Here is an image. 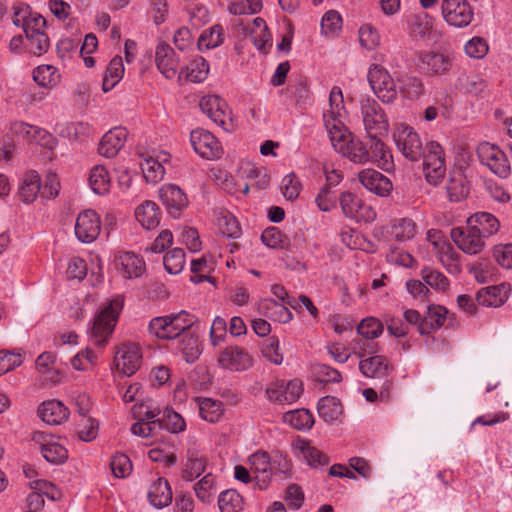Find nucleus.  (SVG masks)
I'll return each mask as SVG.
<instances>
[{
    "instance_id": "f704fd0d",
    "label": "nucleus",
    "mask_w": 512,
    "mask_h": 512,
    "mask_svg": "<svg viewBox=\"0 0 512 512\" xmlns=\"http://www.w3.org/2000/svg\"><path fill=\"white\" fill-rule=\"evenodd\" d=\"M207 460L204 455L195 449H188L187 460L183 465L181 476L186 481L198 478L206 469Z\"/></svg>"
},
{
    "instance_id": "338daca9",
    "label": "nucleus",
    "mask_w": 512,
    "mask_h": 512,
    "mask_svg": "<svg viewBox=\"0 0 512 512\" xmlns=\"http://www.w3.org/2000/svg\"><path fill=\"white\" fill-rule=\"evenodd\" d=\"M221 233L228 238H238L241 235V227L232 214L226 213L218 219Z\"/></svg>"
},
{
    "instance_id": "6e6d98bb",
    "label": "nucleus",
    "mask_w": 512,
    "mask_h": 512,
    "mask_svg": "<svg viewBox=\"0 0 512 512\" xmlns=\"http://www.w3.org/2000/svg\"><path fill=\"white\" fill-rule=\"evenodd\" d=\"M224 40V29L221 25H214L204 31L198 38L199 49H212L219 46Z\"/></svg>"
},
{
    "instance_id": "37998d69",
    "label": "nucleus",
    "mask_w": 512,
    "mask_h": 512,
    "mask_svg": "<svg viewBox=\"0 0 512 512\" xmlns=\"http://www.w3.org/2000/svg\"><path fill=\"white\" fill-rule=\"evenodd\" d=\"M340 205L343 213L353 219H362L365 216L364 210L366 209L362 200L351 192H344L340 196Z\"/></svg>"
},
{
    "instance_id": "c03bdc74",
    "label": "nucleus",
    "mask_w": 512,
    "mask_h": 512,
    "mask_svg": "<svg viewBox=\"0 0 512 512\" xmlns=\"http://www.w3.org/2000/svg\"><path fill=\"white\" fill-rule=\"evenodd\" d=\"M199 413L205 421L215 423L223 416V404L212 398H197Z\"/></svg>"
},
{
    "instance_id": "473e14b6",
    "label": "nucleus",
    "mask_w": 512,
    "mask_h": 512,
    "mask_svg": "<svg viewBox=\"0 0 512 512\" xmlns=\"http://www.w3.org/2000/svg\"><path fill=\"white\" fill-rule=\"evenodd\" d=\"M12 135L23 141L41 143L49 136L48 132L38 126L30 125L23 121H14L10 124Z\"/></svg>"
},
{
    "instance_id": "c85d7f7f",
    "label": "nucleus",
    "mask_w": 512,
    "mask_h": 512,
    "mask_svg": "<svg viewBox=\"0 0 512 512\" xmlns=\"http://www.w3.org/2000/svg\"><path fill=\"white\" fill-rule=\"evenodd\" d=\"M467 224L487 239L496 234L500 228L499 220L491 213L476 212L467 219Z\"/></svg>"
},
{
    "instance_id": "39448f33",
    "label": "nucleus",
    "mask_w": 512,
    "mask_h": 512,
    "mask_svg": "<svg viewBox=\"0 0 512 512\" xmlns=\"http://www.w3.org/2000/svg\"><path fill=\"white\" fill-rule=\"evenodd\" d=\"M423 171L426 180L432 185H438L446 174L445 153L436 141H430L424 147Z\"/></svg>"
},
{
    "instance_id": "5701e85b",
    "label": "nucleus",
    "mask_w": 512,
    "mask_h": 512,
    "mask_svg": "<svg viewBox=\"0 0 512 512\" xmlns=\"http://www.w3.org/2000/svg\"><path fill=\"white\" fill-rule=\"evenodd\" d=\"M114 261L117 270L126 279L138 278L145 271L144 260L133 252H119Z\"/></svg>"
},
{
    "instance_id": "bf43d9fd",
    "label": "nucleus",
    "mask_w": 512,
    "mask_h": 512,
    "mask_svg": "<svg viewBox=\"0 0 512 512\" xmlns=\"http://www.w3.org/2000/svg\"><path fill=\"white\" fill-rule=\"evenodd\" d=\"M162 430L160 420L157 421H137L132 425L131 431L133 434L143 438L158 439L159 432Z\"/></svg>"
},
{
    "instance_id": "aec40b11",
    "label": "nucleus",
    "mask_w": 512,
    "mask_h": 512,
    "mask_svg": "<svg viewBox=\"0 0 512 512\" xmlns=\"http://www.w3.org/2000/svg\"><path fill=\"white\" fill-rule=\"evenodd\" d=\"M358 179L367 190L381 197L388 196L393 188L390 179L374 169L362 170Z\"/></svg>"
},
{
    "instance_id": "f03ea898",
    "label": "nucleus",
    "mask_w": 512,
    "mask_h": 512,
    "mask_svg": "<svg viewBox=\"0 0 512 512\" xmlns=\"http://www.w3.org/2000/svg\"><path fill=\"white\" fill-rule=\"evenodd\" d=\"M123 305V298L116 296L105 302L99 309L91 328V337L95 345L104 346L108 342L115 329Z\"/></svg>"
},
{
    "instance_id": "f8f14e48",
    "label": "nucleus",
    "mask_w": 512,
    "mask_h": 512,
    "mask_svg": "<svg viewBox=\"0 0 512 512\" xmlns=\"http://www.w3.org/2000/svg\"><path fill=\"white\" fill-rule=\"evenodd\" d=\"M441 12L445 21L454 27L468 26L473 19V10L466 0H443Z\"/></svg>"
},
{
    "instance_id": "0e129e2a",
    "label": "nucleus",
    "mask_w": 512,
    "mask_h": 512,
    "mask_svg": "<svg viewBox=\"0 0 512 512\" xmlns=\"http://www.w3.org/2000/svg\"><path fill=\"white\" fill-rule=\"evenodd\" d=\"M357 331L364 338L374 339L382 334L383 324L377 318L368 317L360 322Z\"/></svg>"
},
{
    "instance_id": "a19ab883",
    "label": "nucleus",
    "mask_w": 512,
    "mask_h": 512,
    "mask_svg": "<svg viewBox=\"0 0 512 512\" xmlns=\"http://www.w3.org/2000/svg\"><path fill=\"white\" fill-rule=\"evenodd\" d=\"M317 409L319 416L329 423L338 420L343 412L341 402L332 396L321 398L318 402Z\"/></svg>"
},
{
    "instance_id": "c756f323",
    "label": "nucleus",
    "mask_w": 512,
    "mask_h": 512,
    "mask_svg": "<svg viewBox=\"0 0 512 512\" xmlns=\"http://www.w3.org/2000/svg\"><path fill=\"white\" fill-rule=\"evenodd\" d=\"M258 312L273 320L280 323H288L292 320V313L283 303H279L271 298H264L258 302Z\"/></svg>"
},
{
    "instance_id": "8fccbe9b",
    "label": "nucleus",
    "mask_w": 512,
    "mask_h": 512,
    "mask_svg": "<svg viewBox=\"0 0 512 512\" xmlns=\"http://www.w3.org/2000/svg\"><path fill=\"white\" fill-rule=\"evenodd\" d=\"M218 506L221 512H241L244 500L236 490L229 489L219 495Z\"/></svg>"
},
{
    "instance_id": "3c124183",
    "label": "nucleus",
    "mask_w": 512,
    "mask_h": 512,
    "mask_svg": "<svg viewBox=\"0 0 512 512\" xmlns=\"http://www.w3.org/2000/svg\"><path fill=\"white\" fill-rule=\"evenodd\" d=\"M36 17H42L38 13L31 11L27 4L19 3L12 7L11 19L15 26L22 27L24 33L28 30V25L32 26V20Z\"/></svg>"
},
{
    "instance_id": "4c0bfd02",
    "label": "nucleus",
    "mask_w": 512,
    "mask_h": 512,
    "mask_svg": "<svg viewBox=\"0 0 512 512\" xmlns=\"http://www.w3.org/2000/svg\"><path fill=\"white\" fill-rule=\"evenodd\" d=\"M136 220L147 230L157 227L160 223V213L157 204L145 201L135 210Z\"/></svg>"
},
{
    "instance_id": "412c9836",
    "label": "nucleus",
    "mask_w": 512,
    "mask_h": 512,
    "mask_svg": "<svg viewBox=\"0 0 512 512\" xmlns=\"http://www.w3.org/2000/svg\"><path fill=\"white\" fill-rule=\"evenodd\" d=\"M420 68L430 76L446 74L452 67L449 55L437 52H424L419 55Z\"/></svg>"
},
{
    "instance_id": "864d4df0",
    "label": "nucleus",
    "mask_w": 512,
    "mask_h": 512,
    "mask_svg": "<svg viewBox=\"0 0 512 512\" xmlns=\"http://www.w3.org/2000/svg\"><path fill=\"white\" fill-rule=\"evenodd\" d=\"M440 262L449 272L456 273L460 271V254L449 243H441V248L436 251Z\"/></svg>"
},
{
    "instance_id": "4468645a",
    "label": "nucleus",
    "mask_w": 512,
    "mask_h": 512,
    "mask_svg": "<svg viewBox=\"0 0 512 512\" xmlns=\"http://www.w3.org/2000/svg\"><path fill=\"white\" fill-rule=\"evenodd\" d=\"M141 350L138 344L133 342L122 343L114 358V363L119 372L130 376L134 374L141 365Z\"/></svg>"
},
{
    "instance_id": "6ab92c4d",
    "label": "nucleus",
    "mask_w": 512,
    "mask_h": 512,
    "mask_svg": "<svg viewBox=\"0 0 512 512\" xmlns=\"http://www.w3.org/2000/svg\"><path fill=\"white\" fill-rule=\"evenodd\" d=\"M291 447L293 454L311 467L329 464V457L318 448L312 446L310 441L306 439L300 437L294 439L291 443Z\"/></svg>"
},
{
    "instance_id": "e2e57ef3",
    "label": "nucleus",
    "mask_w": 512,
    "mask_h": 512,
    "mask_svg": "<svg viewBox=\"0 0 512 512\" xmlns=\"http://www.w3.org/2000/svg\"><path fill=\"white\" fill-rule=\"evenodd\" d=\"M241 173L248 179H254L255 186L258 189H265L269 185L270 178L264 168H259L253 164L247 163L242 167Z\"/></svg>"
},
{
    "instance_id": "58836bf2",
    "label": "nucleus",
    "mask_w": 512,
    "mask_h": 512,
    "mask_svg": "<svg viewBox=\"0 0 512 512\" xmlns=\"http://www.w3.org/2000/svg\"><path fill=\"white\" fill-rule=\"evenodd\" d=\"M209 65L203 57L193 59L179 71V80L185 78L191 82H202L207 78Z\"/></svg>"
},
{
    "instance_id": "423d86ee",
    "label": "nucleus",
    "mask_w": 512,
    "mask_h": 512,
    "mask_svg": "<svg viewBox=\"0 0 512 512\" xmlns=\"http://www.w3.org/2000/svg\"><path fill=\"white\" fill-rule=\"evenodd\" d=\"M365 130L369 137H379L388 131V120L380 105L369 97L360 101Z\"/></svg>"
},
{
    "instance_id": "a211bd4d",
    "label": "nucleus",
    "mask_w": 512,
    "mask_h": 512,
    "mask_svg": "<svg viewBox=\"0 0 512 512\" xmlns=\"http://www.w3.org/2000/svg\"><path fill=\"white\" fill-rule=\"evenodd\" d=\"M190 142L194 151L205 159H215L222 155V147L216 137L203 129L193 130Z\"/></svg>"
},
{
    "instance_id": "680f3d73",
    "label": "nucleus",
    "mask_w": 512,
    "mask_h": 512,
    "mask_svg": "<svg viewBox=\"0 0 512 512\" xmlns=\"http://www.w3.org/2000/svg\"><path fill=\"white\" fill-rule=\"evenodd\" d=\"M421 277L427 285L441 291H445L449 286V281L444 274L429 267L421 270Z\"/></svg>"
},
{
    "instance_id": "72a5a7b5",
    "label": "nucleus",
    "mask_w": 512,
    "mask_h": 512,
    "mask_svg": "<svg viewBox=\"0 0 512 512\" xmlns=\"http://www.w3.org/2000/svg\"><path fill=\"white\" fill-rule=\"evenodd\" d=\"M40 418L51 425H57L68 417V409L58 400L43 402L38 408Z\"/></svg>"
},
{
    "instance_id": "393cba45",
    "label": "nucleus",
    "mask_w": 512,
    "mask_h": 512,
    "mask_svg": "<svg viewBox=\"0 0 512 512\" xmlns=\"http://www.w3.org/2000/svg\"><path fill=\"white\" fill-rule=\"evenodd\" d=\"M155 62L158 70L165 78L172 79L177 74L179 75V60L175 57L174 50L168 44H158L156 48Z\"/></svg>"
},
{
    "instance_id": "f3484780",
    "label": "nucleus",
    "mask_w": 512,
    "mask_h": 512,
    "mask_svg": "<svg viewBox=\"0 0 512 512\" xmlns=\"http://www.w3.org/2000/svg\"><path fill=\"white\" fill-rule=\"evenodd\" d=\"M451 238L457 247L464 253L476 255L481 253L486 246V239L467 224L466 229L456 227L451 230Z\"/></svg>"
},
{
    "instance_id": "de8ad7c7",
    "label": "nucleus",
    "mask_w": 512,
    "mask_h": 512,
    "mask_svg": "<svg viewBox=\"0 0 512 512\" xmlns=\"http://www.w3.org/2000/svg\"><path fill=\"white\" fill-rule=\"evenodd\" d=\"M390 233L397 241H407L415 237L417 226L410 218L396 219L391 224Z\"/></svg>"
},
{
    "instance_id": "ea45409f",
    "label": "nucleus",
    "mask_w": 512,
    "mask_h": 512,
    "mask_svg": "<svg viewBox=\"0 0 512 512\" xmlns=\"http://www.w3.org/2000/svg\"><path fill=\"white\" fill-rule=\"evenodd\" d=\"M89 185L95 194L104 195L109 192L111 179L107 169L103 165H96L91 169Z\"/></svg>"
},
{
    "instance_id": "b1692460",
    "label": "nucleus",
    "mask_w": 512,
    "mask_h": 512,
    "mask_svg": "<svg viewBox=\"0 0 512 512\" xmlns=\"http://www.w3.org/2000/svg\"><path fill=\"white\" fill-rule=\"evenodd\" d=\"M359 370L367 378H385L389 377L393 367L389 360L382 355L369 356L360 360Z\"/></svg>"
},
{
    "instance_id": "79ce46f5",
    "label": "nucleus",
    "mask_w": 512,
    "mask_h": 512,
    "mask_svg": "<svg viewBox=\"0 0 512 512\" xmlns=\"http://www.w3.org/2000/svg\"><path fill=\"white\" fill-rule=\"evenodd\" d=\"M124 74V65L120 56H115L109 62L105 71L102 90L108 92L112 90L115 85L122 79Z\"/></svg>"
},
{
    "instance_id": "4be33fe9",
    "label": "nucleus",
    "mask_w": 512,
    "mask_h": 512,
    "mask_svg": "<svg viewBox=\"0 0 512 512\" xmlns=\"http://www.w3.org/2000/svg\"><path fill=\"white\" fill-rule=\"evenodd\" d=\"M160 199L165 205L168 213L174 217L188 205L186 194L181 188L174 184H166L159 191Z\"/></svg>"
},
{
    "instance_id": "ddd939ff",
    "label": "nucleus",
    "mask_w": 512,
    "mask_h": 512,
    "mask_svg": "<svg viewBox=\"0 0 512 512\" xmlns=\"http://www.w3.org/2000/svg\"><path fill=\"white\" fill-rule=\"evenodd\" d=\"M31 23L32 26L28 25V30L25 32V46L33 55L41 56L50 48V38L46 32V20L44 17H36Z\"/></svg>"
},
{
    "instance_id": "7c9ffc66",
    "label": "nucleus",
    "mask_w": 512,
    "mask_h": 512,
    "mask_svg": "<svg viewBox=\"0 0 512 512\" xmlns=\"http://www.w3.org/2000/svg\"><path fill=\"white\" fill-rule=\"evenodd\" d=\"M177 339V350L182 354L186 362H195L202 352L198 336L188 329L184 330Z\"/></svg>"
},
{
    "instance_id": "f257e3e1",
    "label": "nucleus",
    "mask_w": 512,
    "mask_h": 512,
    "mask_svg": "<svg viewBox=\"0 0 512 512\" xmlns=\"http://www.w3.org/2000/svg\"><path fill=\"white\" fill-rule=\"evenodd\" d=\"M346 110L343 94L339 87H333L329 95V109L323 114L324 125L336 151L357 164L370 161V152L360 140L353 138L345 126Z\"/></svg>"
},
{
    "instance_id": "a18cd8bd",
    "label": "nucleus",
    "mask_w": 512,
    "mask_h": 512,
    "mask_svg": "<svg viewBox=\"0 0 512 512\" xmlns=\"http://www.w3.org/2000/svg\"><path fill=\"white\" fill-rule=\"evenodd\" d=\"M283 421L297 430H309L314 424L312 413L304 408L284 413Z\"/></svg>"
},
{
    "instance_id": "7ed1b4c3",
    "label": "nucleus",
    "mask_w": 512,
    "mask_h": 512,
    "mask_svg": "<svg viewBox=\"0 0 512 512\" xmlns=\"http://www.w3.org/2000/svg\"><path fill=\"white\" fill-rule=\"evenodd\" d=\"M194 322V315L180 311L176 314L152 318L148 325V331L158 339L173 340L177 339L184 330L190 329Z\"/></svg>"
},
{
    "instance_id": "69168bd1",
    "label": "nucleus",
    "mask_w": 512,
    "mask_h": 512,
    "mask_svg": "<svg viewBox=\"0 0 512 512\" xmlns=\"http://www.w3.org/2000/svg\"><path fill=\"white\" fill-rule=\"evenodd\" d=\"M214 490L215 477L211 473L206 474L194 485L195 494L202 502H210Z\"/></svg>"
},
{
    "instance_id": "5fc2aeb1",
    "label": "nucleus",
    "mask_w": 512,
    "mask_h": 512,
    "mask_svg": "<svg viewBox=\"0 0 512 512\" xmlns=\"http://www.w3.org/2000/svg\"><path fill=\"white\" fill-rule=\"evenodd\" d=\"M140 165L143 176L148 183H158L163 179L165 169L159 159L148 157Z\"/></svg>"
},
{
    "instance_id": "9d476101",
    "label": "nucleus",
    "mask_w": 512,
    "mask_h": 512,
    "mask_svg": "<svg viewBox=\"0 0 512 512\" xmlns=\"http://www.w3.org/2000/svg\"><path fill=\"white\" fill-rule=\"evenodd\" d=\"M368 81L376 96L384 103H392L397 98L394 81L388 71L378 64L370 67Z\"/></svg>"
},
{
    "instance_id": "6e6552de",
    "label": "nucleus",
    "mask_w": 512,
    "mask_h": 512,
    "mask_svg": "<svg viewBox=\"0 0 512 512\" xmlns=\"http://www.w3.org/2000/svg\"><path fill=\"white\" fill-rule=\"evenodd\" d=\"M32 441L38 446L44 459L52 464H63L68 459V450L59 439L42 431H35L32 434Z\"/></svg>"
},
{
    "instance_id": "bb28decb",
    "label": "nucleus",
    "mask_w": 512,
    "mask_h": 512,
    "mask_svg": "<svg viewBox=\"0 0 512 512\" xmlns=\"http://www.w3.org/2000/svg\"><path fill=\"white\" fill-rule=\"evenodd\" d=\"M249 464L255 474L260 489L266 487L272 477V464L270 456L265 451H257L249 457Z\"/></svg>"
},
{
    "instance_id": "49530a36",
    "label": "nucleus",
    "mask_w": 512,
    "mask_h": 512,
    "mask_svg": "<svg viewBox=\"0 0 512 512\" xmlns=\"http://www.w3.org/2000/svg\"><path fill=\"white\" fill-rule=\"evenodd\" d=\"M370 140V161L376 162L383 169H387L392 163V155L389 148L379 137H370Z\"/></svg>"
},
{
    "instance_id": "9b49d317",
    "label": "nucleus",
    "mask_w": 512,
    "mask_h": 512,
    "mask_svg": "<svg viewBox=\"0 0 512 512\" xmlns=\"http://www.w3.org/2000/svg\"><path fill=\"white\" fill-rule=\"evenodd\" d=\"M265 392L267 398L272 402L278 404H292L301 396L303 385L298 379H293L288 382L277 380L270 383Z\"/></svg>"
},
{
    "instance_id": "20e7f679",
    "label": "nucleus",
    "mask_w": 512,
    "mask_h": 512,
    "mask_svg": "<svg viewBox=\"0 0 512 512\" xmlns=\"http://www.w3.org/2000/svg\"><path fill=\"white\" fill-rule=\"evenodd\" d=\"M393 139L398 151L409 161L415 162L424 155V146L418 132L411 126L401 123L393 131Z\"/></svg>"
},
{
    "instance_id": "2eb2a0df",
    "label": "nucleus",
    "mask_w": 512,
    "mask_h": 512,
    "mask_svg": "<svg viewBox=\"0 0 512 512\" xmlns=\"http://www.w3.org/2000/svg\"><path fill=\"white\" fill-rule=\"evenodd\" d=\"M217 362L223 369L241 372L253 365V358L240 346H227L218 355Z\"/></svg>"
},
{
    "instance_id": "e433bc0d",
    "label": "nucleus",
    "mask_w": 512,
    "mask_h": 512,
    "mask_svg": "<svg viewBox=\"0 0 512 512\" xmlns=\"http://www.w3.org/2000/svg\"><path fill=\"white\" fill-rule=\"evenodd\" d=\"M448 310L440 305H432L428 307L426 316L419 323V333L428 335L432 331L439 329L444 325Z\"/></svg>"
},
{
    "instance_id": "603ef678",
    "label": "nucleus",
    "mask_w": 512,
    "mask_h": 512,
    "mask_svg": "<svg viewBox=\"0 0 512 512\" xmlns=\"http://www.w3.org/2000/svg\"><path fill=\"white\" fill-rule=\"evenodd\" d=\"M250 37L259 50H264L268 44L271 45V34L265 21L260 17L253 20L250 28Z\"/></svg>"
},
{
    "instance_id": "052dcab7",
    "label": "nucleus",
    "mask_w": 512,
    "mask_h": 512,
    "mask_svg": "<svg viewBox=\"0 0 512 512\" xmlns=\"http://www.w3.org/2000/svg\"><path fill=\"white\" fill-rule=\"evenodd\" d=\"M160 422L162 424V429H165L170 433L182 432L186 427L183 417L179 413L168 408L164 411Z\"/></svg>"
},
{
    "instance_id": "dca6fc26",
    "label": "nucleus",
    "mask_w": 512,
    "mask_h": 512,
    "mask_svg": "<svg viewBox=\"0 0 512 512\" xmlns=\"http://www.w3.org/2000/svg\"><path fill=\"white\" fill-rule=\"evenodd\" d=\"M101 220L96 211L86 209L80 212L75 222V235L83 243L93 242L100 234Z\"/></svg>"
},
{
    "instance_id": "1a4fd4ad",
    "label": "nucleus",
    "mask_w": 512,
    "mask_h": 512,
    "mask_svg": "<svg viewBox=\"0 0 512 512\" xmlns=\"http://www.w3.org/2000/svg\"><path fill=\"white\" fill-rule=\"evenodd\" d=\"M477 152L481 162L495 175L500 178H507L510 175L511 163L499 147L484 142L478 146Z\"/></svg>"
},
{
    "instance_id": "cd10ccee",
    "label": "nucleus",
    "mask_w": 512,
    "mask_h": 512,
    "mask_svg": "<svg viewBox=\"0 0 512 512\" xmlns=\"http://www.w3.org/2000/svg\"><path fill=\"white\" fill-rule=\"evenodd\" d=\"M510 286L502 283L482 288L476 295L478 304L486 307H500L509 297Z\"/></svg>"
},
{
    "instance_id": "774afa93",
    "label": "nucleus",
    "mask_w": 512,
    "mask_h": 512,
    "mask_svg": "<svg viewBox=\"0 0 512 512\" xmlns=\"http://www.w3.org/2000/svg\"><path fill=\"white\" fill-rule=\"evenodd\" d=\"M261 240L269 248H285L288 245L287 238L276 227H270L262 232Z\"/></svg>"
},
{
    "instance_id": "2f4dec72",
    "label": "nucleus",
    "mask_w": 512,
    "mask_h": 512,
    "mask_svg": "<svg viewBox=\"0 0 512 512\" xmlns=\"http://www.w3.org/2000/svg\"><path fill=\"white\" fill-rule=\"evenodd\" d=\"M18 194L21 200L28 204L34 202L41 194V178L36 171L30 170L24 173L19 184Z\"/></svg>"
},
{
    "instance_id": "09e8293b",
    "label": "nucleus",
    "mask_w": 512,
    "mask_h": 512,
    "mask_svg": "<svg viewBox=\"0 0 512 512\" xmlns=\"http://www.w3.org/2000/svg\"><path fill=\"white\" fill-rule=\"evenodd\" d=\"M33 79L44 88H52L59 83L60 74L52 65H40L33 71Z\"/></svg>"
},
{
    "instance_id": "13d9d810",
    "label": "nucleus",
    "mask_w": 512,
    "mask_h": 512,
    "mask_svg": "<svg viewBox=\"0 0 512 512\" xmlns=\"http://www.w3.org/2000/svg\"><path fill=\"white\" fill-rule=\"evenodd\" d=\"M165 270L170 274L180 273L185 266V252L181 248H174L163 258Z\"/></svg>"
},
{
    "instance_id": "a878e982",
    "label": "nucleus",
    "mask_w": 512,
    "mask_h": 512,
    "mask_svg": "<svg viewBox=\"0 0 512 512\" xmlns=\"http://www.w3.org/2000/svg\"><path fill=\"white\" fill-rule=\"evenodd\" d=\"M127 139V131L122 127H115L105 133L99 143L98 152L106 158L118 154Z\"/></svg>"
},
{
    "instance_id": "0eeeda50",
    "label": "nucleus",
    "mask_w": 512,
    "mask_h": 512,
    "mask_svg": "<svg viewBox=\"0 0 512 512\" xmlns=\"http://www.w3.org/2000/svg\"><path fill=\"white\" fill-rule=\"evenodd\" d=\"M199 107L209 119L225 132H230L234 129L231 111L228 104L221 97L217 95L204 96L199 102Z\"/></svg>"
},
{
    "instance_id": "4d7b16f0",
    "label": "nucleus",
    "mask_w": 512,
    "mask_h": 512,
    "mask_svg": "<svg viewBox=\"0 0 512 512\" xmlns=\"http://www.w3.org/2000/svg\"><path fill=\"white\" fill-rule=\"evenodd\" d=\"M55 355L50 352H44L36 359V368L39 373L46 375L52 383L58 382V372L54 369Z\"/></svg>"
},
{
    "instance_id": "c9c22d12",
    "label": "nucleus",
    "mask_w": 512,
    "mask_h": 512,
    "mask_svg": "<svg viewBox=\"0 0 512 512\" xmlns=\"http://www.w3.org/2000/svg\"><path fill=\"white\" fill-rule=\"evenodd\" d=\"M148 499L154 507L161 509L172 502V491L169 482L164 478L154 481L148 491Z\"/></svg>"
}]
</instances>
